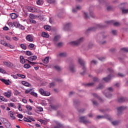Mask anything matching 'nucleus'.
Here are the masks:
<instances>
[{
	"mask_svg": "<svg viewBox=\"0 0 128 128\" xmlns=\"http://www.w3.org/2000/svg\"><path fill=\"white\" fill-rule=\"evenodd\" d=\"M108 70L110 72V74H109L108 77L103 78L104 80L106 82H110V80H112V74H114V70H112V68H108Z\"/></svg>",
	"mask_w": 128,
	"mask_h": 128,
	"instance_id": "2",
	"label": "nucleus"
},
{
	"mask_svg": "<svg viewBox=\"0 0 128 128\" xmlns=\"http://www.w3.org/2000/svg\"><path fill=\"white\" fill-rule=\"evenodd\" d=\"M26 108L28 110H32V106H30V105L26 106Z\"/></svg>",
	"mask_w": 128,
	"mask_h": 128,
	"instance_id": "35",
	"label": "nucleus"
},
{
	"mask_svg": "<svg viewBox=\"0 0 128 128\" xmlns=\"http://www.w3.org/2000/svg\"><path fill=\"white\" fill-rule=\"evenodd\" d=\"M26 40H28V42H34V38L30 34L26 36Z\"/></svg>",
	"mask_w": 128,
	"mask_h": 128,
	"instance_id": "9",
	"label": "nucleus"
},
{
	"mask_svg": "<svg viewBox=\"0 0 128 128\" xmlns=\"http://www.w3.org/2000/svg\"><path fill=\"white\" fill-rule=\"evenodd\" d=\"M48 60H50L49 56L46 57L43 60V62H44V64H48Z\"/></svg>",
	"mask_w": 128,
	"mask_h": 128,
	"instance_id": "22",
	"label": "nucleus"
},
{
	"mask_svg": "<svg viewBox=\"0 0 128 128\" xmlns=\"http://www.w3.org/2000/svg\"><path fill=\"white\" fill-rule=\"evenodd\" d=\"M96 30V28H89L87 30V32H94Z\"/></svg>",
	"mask_w": 128,
	"mask_h": 128,
	"instance_id": "30",
	"label": "nucleus"
},
{
	"mask_svg": "<svg viewBox=\"0 0 128 128\" xmlns=\"http://www.w3.org/2000/svg\"><path fill=\"white\" fill-rule=\"evenodd\" d=\"M121 50H122L123 52H128V48H122Z\"/></svg>",
	"mask_w": 128,
	"mask_h": 128,
	"instance_id": "46",
	"label": "nucleus"
},
{
	"mask_svg": "<svg viewBox=\"0 0 128 128\" xmlns=\"http://www.w3.org/2000/svg\"><path fill=\"white\" fill-rule=\"evenodd\" d=\"M0 44H2V46H8V43L4 40H1L0 42Z\"/></svg>",
	"mask_w": 128,
	"mask_h": 128,
	"instance_id": "24",
	"label": "nucleus"
},
{
	"mask_svg": "<svg viewBox=\"0 0 128 128\" xmlns=\"http://www.w3.org/2000/svg\"><path fill=\"white\" fill-rule=\"evenodd\" d=\"M80 122H83L85 124H90V121L86 120V116H82L80 118Z\"/></svg>",
	"mask_w": 128,
	"mask_h": 128,
	"instance_id": "6",
	"label": "nucleus"
},
{
	"mask_svg": "<svg viewBox=\"0 0 128 128\" xmlns=\"http://www.w3.org/2000/svg\"><path fill=\"white\" fill-rule=\"evenodd\" d=\"M78 62L80 64V66H82V70H83V72H80V74H82V76H84V74H86V63L84 62V60L80 58H78Z\"/></svg>",
	"mask_w": 128,
	"mask_h": 128,
	"instance_id": "1",
	"label": "nucleus"
},
{
	"mask_svg": "<svg viewBox=\"0 0 128 128\" xmlns=\"http://www.w3.org/2000/svg\"><path fill=\"white\" fill-rule=\"evenodd\" d=\"M11 18L12 20H16V18H18V14H16V13H12L10 14Z\"/></svg>",
	"mask_w": 128,
	"mask_h": 128,
	"instance_id": "17",
	"label": "nucleus"
},
{
	"mask_svg": "<svg viewBox=\"0 0 128 128\" xmlns=\"http://www.w3.org/2000/svg\"><path fill=\"white\" fill-rule=\"evenodd\" d=\"M106 24H114V26H118L120 24L118 22H114V20H111L110 21H106Z\"/></svg>",
	"mask_w": 128,
	"mask_h": 128,
	"instance_id": "5",
	"label": "nucleus"
},
{
	"mask_svg": "<svg viewBox=\"0 0 128 128\" xmlns=\"http://www.w3.org/2000/svg\"><path fill=\"white\" fill-rule=\"evenodd\" d=\"M42 36L43 38H50V35L48 34L46 32H42Z\"/></svg>",
	"mask_w": 128,
	"mask_h": 128,
	"instance_id": "18",
	"label": "nucleus"
},
{
	"mask_svg": "<svg viewBox=\"0 0 128 128\" xmlns=\"http://www.w3.org/2000/svg\"><path fill=\"white\" fill-rule=\"evenodd\" d=\"M24 68H30V65L28 64H24Z\"/></svg>",
	"mask_w": 128,
	"mask_h": 128,
	"instance_id": "34",
	"label": "nucleus"
},
{
	"mask_svg": "<svg viewBox=\"0 0 128 128\" xmlns=\"http://www.w3.org/2000/svg\"><path fill=\"white\" fill-rule=\"evenodd\" d=\"M44 28L46 30H52V27L48 25H46L44 26Z\"/></svg>",
	"mask_w": 128,
	"mask_h": 128,
	"instance_id": "26",
	"label": "nucleus"
},
{
	"mask_svg": "<svg viewBox=\"0 0 128 128\" xmlns=\"http://www.w3.org/2000/svg\"><path fill=\"white\" fill-rule=\"evenodd\" d=\"M28 24H36V21L32 19H28Z\"/></svg>",
	"mask_w": 128,
	"mask_h": 128,
	"instance_id": "19",
	"label": "nucleus"
},
{
	"mask_svg": "<svg viewBox=\"0 0 128 128\" xmlns=\"http://www.w3.org/2000/svg\"><path fill=\"white\" fill-rule=\"evenodd\" d=\"M118 102H126V98H120L118 100Z\"/></svg>",
	"mask_w": 128,
	"mask_h": 128,
	"instance_id": "27",
	"label": "nucleus"
},
{
	"mask_svg": "<svg viewBox=\"0 0 128 128\" xmlns=\"http://www.w3.org/2000/svg\"><path fill=\"white\" fill-rule=\"evenodd\" d=\"M90 16H92V18H94V12H90Z\"/></svg>",
	"mask_w": 128,
	"mask_h": 128,
	"instance_id": "56",
	"label": "nucleus"
},
{
	"mask_svg": "<svg viewBox=\"0 0 128 128\" xmlns=\"http://www.w3.org/2000/svg\"><path fill=\"white\" fill-rule=\"evenodd\" d=\"M105 96L106 98H112V94L110 92L105 93Z\"/></svg>",
	"mask_w": 128,
	"mask_h": 128,
	"instance_id": "29",
	"label": "nucleus"
},
{
	"mask_svg": "<svg viewBox=\"0 0 128 128\" xmlns=\"http://www.w3.org/2000/svg\"><path fill=\"white\" fill-rule=\"evenodd\" d=\"M38 110H39V112H42L44 110V108L40 106H39L38 107Z\"/></svg>",
	"mask_w": 128,
	"mask_h": 128,
	"instance_id": "59",
	"label": "nucleus"
},
{
	"mask_svg": "<svg viewBox=\"0 0 128 128\" xmlns=\"http://www.w3.org/2000/svg\"><path fill=\"white\" fill-rule=\"evenodd\" d=\"M84 18H88V14L84 12Z\"/></svg>",
	"mask_w": 128,
	"mask_h": 128,
	"instance_id": "64",
	"label": "nucleus"
},
{
	"mask_svg": "<svg viewBox=\"0 0 128 128\" xmlns=\"http://www.w3.org/2000/svg\"><path fill=\"white\" fill-rule=\"evenodd\" d=\"M3 123L4 124L5 126H6V128H12V124L8 120L4 119Z\"/></svg>",
	"mask_w": 128,
	"mask_h": 128,
	"instance_id": "7",
	"label": "nucleus"
},
{
	"mask_svg": "<svg viewBox=\"0 0 128 128\" xmlns=\"http://www.w3.org/2000/svg\"><path fill=\"white\" fill-rule=\"evenodd\" d=\"M34 48V44H30L28 46V48L29 50H32V48Z\"/></svg>",
	"mask_w": 128,
	"mask_h": 128,
	"instance_id": "28",
	"label": "nucleus"
},
{
	"mask_svg": "<svg viewBox=\"0 0 128 128\" xmlns=\"http://www.w3.org/2000/svg\"><path fill=\"white\" fill-rule=\"evenodd\" d=\"M54 68H56V70H58L59 72H60V70H62V68L61 67H60L58 66H55Z\"/></svg>",
	"mask_w": 128,
	"mask_h": 128,
	"instance_id": "32",
	"label": "nucleus"
},
{
	"mask_svg": "<svg viewBox=\"0 0 128 128\" xmlns=\"http://www.w3.org/2000/svg\"><path fill=\"white\" fill-rule=\"evenodd\" d=\"M20 62L21 64H24V62H26V60L24 59L23 56H20Z\"/></svg>",
	"mask_w": 128,
	"mask_h": 128,
	"instance_id": "23",
	"label": "nucleus"
},
{
	"mask_svg": "<svg viewBox=\"0 0 128 128\" xmlns=\"http://www.w3.org/2000/svg\"><path fill=\"white\" fill-rule=\"evenodd\" d=\"M56 86V84H54V82H52L50 84V88H53V86Z\"/></svg>",
	"mask_w": 128,
	"mask_h": 128,
	"instance_id": "54",
	"label": "nucleus"
},
{
	"mask_svg": "<svg viewBox=\"0 0 128 128\" xmlns=\"http://www.w3.org/2000/svg\"><path fill=\"white\" fill-rule=\"evenodd\" d=\"M0 100H2V102H6V99L2 96H0Z\"/></svg>",
	"mask_w": 128,
	"mask_h": 128,
	"instance_id": "45",
	"label": "nucleus"
},
{
	"mask_svg": "<svg viewBox=\"0 0 128 128\" xmlns=\"http://www.w3.org/2000/svg\"><path fill=\"white\" fill-rule=\"evenodd\" d=\"M26 54L27 56H32V52H30V51H26Z\"/></svg>",
	"mask_w": 128,
	"mask_h": 128,
	"instance_id": "49",
	"label": "nucleus"
},
{
	"mask_svg": "<svg viewBox=\"0 0 128 128\" xmlns=\"http://www.w3.org/2000/svg\"><path fill=\"white\" fill-rule=\"evenodd\" d=\"M17 28H20V30H24V26H22L19 23L17 24Z\"/></svg>",
	"mask_w": 128,
	"mask_h": 128,
	"instance_id": "21",
	"label": "nucleus"
},
{
	"mask_svg": "<svg viewBox=\"0 0 128 128\" xmlns=\"http://www.w3.org/2000/svg\"><path fill=\"white\" fill-rule=\"evenodd\" d=\"M24 122H32V120H30V119H28L26 118H24Z\"/></svg>",
	"mask_w": 128,
	"mask_h": 128,
	"instance_id": "40",
	"label": "nucleus"
},
{
	"mask_svg": "<svg viewBox=\"0 0 128 128\" xmlns=\"http://www.w3.org/2000/svg\"><path fill=\"white\" fill-rule=\"evenodd\" d=\"M30 94L32 96H35V98H38V94H36L34 92H31Z\"/></svg>",
	"mask_w": 128,
	"mask_h": 128,
	"instance_id": "36",
	"label": "nucleus"
},
{
	"mask_svg": "<svg viewBox=\"0 0 128 128\" xmlns=\"http://www.w3.org/2000/svg\"><path fill=\"white\" fill-rule=\"evenodd\" d=\"M6 46L10 48H14V46H12L10 44H7Z\"/></svg>",
	"mask_w": 128,
	"mask_h": 128,
	"instance_id": "60",
	"label": "nucleus"
},
{
	"mask_svg": "<svg viewBox=\"0 0 128 128\" xmlns=\"http://www.w3.org/2000/svg\"><path fill=\"white\" fill-rule=\"evenodd\" d=\"M94 82H98V78H93Z\"/></svg>",
	"mask_w": 128,
	"mask_h": 128,
	"instance_id": "63",
	"label": "nucleus"
},
{
	"mask_svg": "<svg viewBox=\"0 0 128 128\" xmlns=\"http://www.w3.org/2000/svg\"><path fill=\"white\" fill-rule=\"evenodd\" d=\"M3 64L4 66H6L8 68H12V66H14V64L12 63V62H4Z\"/></svg>",
	"mask_w": 128,
	"mask_h": 128,
	"instance_id": "8",
	"label": "nucleus"
},
{
	"mask_svg": "<svg viewBox=\"0 0 128 128\" xmlns=\"http://www.w3.org/2000/svg\"><path fill=\"white\" fill-rule=\"evenodd\" d=\"M54 128H64L62 127V125L59 124L58 126H56L54 127Z\"/></svg>",
	"mask_w": 128,
	"mask_h": 128,
	"instance_id": "62",
	"label": "nucleus"
},
{
	"mask_svg": "<svg viewBox=\"0 0 128 128\" xmlns=\"http://www.w3.org/2000/svg\"><path fill=\"white\" fill-rule=\"evenodd\" d=\"M28 10L29 12H36L38 10L37 8L34 7H30Z\"/></svg>",
	"mask_w": 128,
	"mask_h": 128,
	"instance_id": "10",
	"label": "nucleus"
},
{
	"mask_svg": "<svg viewBox=\"0 0 128 128\" xmlns=\"http://www.w3.org/2000/svg\"><path fill=\"white\" fill-rule=\"evenodd\" d=\"M93 96H94L95 98H98V100H100V102H102V98H100V97H98V96L97 94H93Z\"/></svg>",
	"mask_w": 128,
	"mask_h": 128,
	"instance_id": "37",
	"label": "nucleus"
},
{
	"mask_svg": "<svg viewBox=\"0 0 128 128\" xmlns=\"http://www.w3.org/2000/svg\"><path fill=\"white\" fill-rule=\"evenodd\" d=\"M36 58H38V57L36 56H30L28 58V60H30V62H34V60H36Z\"/></svg>",
	"mask_w": 128,
	"mask_h": 128,
	"instance_id": "12",
	"label": "nucleus"
},
{
	"mask_svg": "<svg viewBox=\"0 0 128 128\" xmlns=\"http://www.w3.org/2000/svg\"><path fill=\"white\" fill-rule=\"evenodd\" d=\"M9 114L11 116V118H14V112H12V111H10L9 112Z\"/></svg>",
	"mask_w": 128,
	"mask_h": 128,
	"instance_id": "44",
	"label": "nucleus"
},
{
	"mask_svg": "<svg viewBox=\"0 0 128 128\" xmlns=\"http://www.w3.org/2000/svg\"><path fill=\"white\" fill-rule=\"evenodd\" d=\"M22 84L24 86H28V88H32V85L28 82H27L22 81Z\"/></svg>",
	"mask_w": 128,
	"mask_h": 128,
	"instance_id": "15",
	"label": "nucleus"
},
{
	"mask_svg": "<svg viewBox=\"0 0 128 128\" xmlns=\"http://www.w3.org/2000/svg\"><path fill=\"white\" fill-rule=\"evenodd\" d=\"M125 108H126V107L123 106L118 108H117L118 112V114H120V112H122V110H124Z\"/></svg>",
	"mask_w": 128,
	"mask_h": 128,
	"instance_id": "14",
	"label": "nucleus"
},
{
	"mask_svg": "<svg viewBox=\"0 0 128 128\" xmlns=\"http://www.w3.org/2000/svg\"><path fill=\"white\" fill-rule=\"evenodd\" d=\"M122 14H128V9H122Z\"/></svg>",
	"mask_w": 128,
	"mask_h": 128,
	"instance_id": "47",
	"label": "nucleus"
},
{
	"mask_svg": "<svg viewBox=\"0 0 128 128\" xmlns=\"http://www.w3.org/2000/svg\"><path fill=\"white\" fill-rule=\"evenodd\" d=\"M17 76H19V78H26V76L24 74H17Z\"/></svg>",
	"mask_w": 128,
	"mask_h": 128,
	"instance_id": "33",
	"label": "nucleus"
},
{
	"mask_svg": "<svg viewBox=\"0 0 128 128\" xmlns=\"http://www.w3.org/2000/svg\"><path fill=\"white\" fill-rule=\"evenodd\" d=\"M70 26H72V24L70 23H68L66 24L64 26V30H68Z\"/></svg>",
	"mask_w": 128,
	"mask_h": 128,
	"instance_id": "13",
	"label": "nucleus"
},
{
	"mask_svg": "<svg viewBox=\"0 0 128 128\" xmlns=\"http://www.w3.org/2000/svg\"><path fill=\"white\" fill-rule=\"evenodd\" d=\"M112 124L113 126H116L117 124H118V121H114L112 122Z\"/></svg>",
	"mask_w": 128,
	"mask_h": 128,
	"instance_id": "48",
	"label": "nucleus"
},
{
	"mask_svg": "<svg viewBox=\"0 0 128 128\" xmlns=\"http://www.w3.org/2000/svg\"><path fill=\"white\" fill-rule=\"evenodd\" d=\"M84 42V38H82L76 41L70 42V44H72V46H78V44H80V42Z\"/></svg>",
	"mask_w": 128,
	"mask_h": 128,
	"instance_id": "3",
	"label": "nucleus"
},
{
	"mask_svg": "<svg viewBox=\"0 0 128 128\" xmlns=\"http://www.w3.org/2000/svg\"><path fill=\"white\" fill-rule=\"evenodd\" d=\"M8 26H10V28H12V26H14V24L12 22H8Z\"/></svg>",
	"mask_w": 128,
	"mask_h": 128,
	"instance_id": "51",
	"label": "nucleus"
},
{
	"mask_svg": "<svg viewBox=\"0 0 128 128\" xmlns=\"http://www.w3.org/2000/svg\"><path fill=\"white\" fill-rule=\"evenodd\" d=\"M39 92L40 94H42V96H50V93L44 91V89H42V88H40L39 90Z\"/></svg>",
	"mask_w": 128,
	"mask_h": 128,
	"instance_id": "4",
	"label": "nucleus"
},
{
	"mask_svg": "<svg viewBox=\"0 0 128 128\" xmlns=\"http://www.w3.org/2000/svg\"><path fill=\"white\" fill-rule=\"evenodd\" d=\"M96 27L98 28H104V26L102 24H98Z\"/></svg>",
	"mask_w": 128,
	"mask_h": 128,
	"instance_id": "52",
	"label": "nucleus"
},
{
	"mask_svg": "<svg viewBox=\"0 0 128 128\" xmlns=\"http://www.w3.org/2000/svg\"><path fill=\"white\" fill-rule=\"evenodd\" d=\"M4 96H5L6 98H10L12 96V92L10 91H8L4 93Z\"/></svg>",
	"mask_w": 128,
	"mask_h": 128,
	"instance_id": "11",
	"label": "nucleus"
},
{
	"mask_svg": "<svg viewBox=\"0 0 128 128\" xmlns=\"http://www.w3.org/2000/svg\"><path fill=\"white\" fill-rule=\"evenodd\" d=\"M32 90V88H28V90H26L25 91V94H30V92Z\"/></svg>",
	"mask_w": 128,
	"mask_h": 128,
	"instance_id": "41",
	"label": "nucleus"
},
{
	"mask_svg": "<svg viewBox=\"0 0 128 128\" xmlns=\"http://www.w3.org/2000/svg\"><path fill=\"white\" fill-rule=\"evenodd\" d=\"M20 46L22 48V50H26L27 48L26 46L24 45V44H20Z\"/></svg>",
	"mask_w": 128,
	"mask_h": 128,
	"instance_id": "39",
	"label": "nucleus"
},
{
	"mask_svg": "<svg viewBox=\"0 0 128 128\" xmlns=\"http://www.w3.org/2000/svg\"><path fill=\"white\" fill-rule=\"evenodd\" d=\"M94 83L90 82V83H88V84H86L85 86H94Z\"/></svg>",
	"mask_w": 128,
	"mask_h": 128,
	"instance_id": "38",
	"label": "nucleus"
},
{
	"mask_svg": "<svg viewBox=\"0 0 128 128\" xmlns=\"http://www.w3.org/2000/svg\"><path fill=\"white\" fill-rule=\"evenodd\" d=\"M57 46L58 48H60V46H62V42H59L57 44Z\"/></svg>",
	"mask_w": 128,
	"mask_h": 128,
	"instance_id": "57",
	"label": "nucleus"
},
{
	"mask_svg": "<svg viewBox=\"0 0 128 128\" xmlns=\"http://www.w3.org/2000/svg\"><path fill=\"white\" fill-rule=\"evenodd\" d=\"M18 118H24V116L22 114H18L17 115Z\"/></svg>",
	"mask_w": 128,
	"mask_h": 128,
	"instance_id": "55",
	"label": "nucleus"
},
{
	"mask_svg": "<svg viewBox=\"0 0 128 128\" xmlns=\"http://www.w3.org/2000/svg\"><path fill=\"white\" fill-rule=\"evenodd\" d=\"M112 34L114 36H116V30H112Z\"/></svg>",
	"mask_w": 128,
	"mask_h": 128,
	"instance_id": "61",
	"label": "nucleus"
},
{
	"mask_svg": "<svg viewBox=\"0 0 128 128\" xmlns=\"http://www.w3.org/2000/svg\"><path fill=\"white\" fill-rule=\"evenodd\" d=\"M36 4H38V6H40V4H42V1L40 0H38L36 2Z\"/></svg>",
	"mask_w": 128,
	"mask_h": 128,
	"instance_id": "50",
	"label": "nucleus"
},
{
	"mask_svg": "<svg viewBox=\"0 0 128 128\" xmlns=\"http://www.w3.org/2000/svg\"><path fill=\"white\" fill-rule=\"evenodd\" d=\"M51 108L52 110H58V106H56L54 105H51Z\"/></svg>",
	"mask_w": 128,
	"mask_h": 128,
	"instance_id": "43",
	"label": "nucleus"
},
{
	"mask_svg": "<svg viewBox=\"0 0 128 128\" xmlns=\"http://www.w3.org/2000/svg\"><path fill=\"white\" fill-rule=\"evenodd\" d=\"M27 60V62H28V64H31V66H34V64H38L37 62H32L30 61V60Z\"/></svg>",
	"mask_w": 128,
	"mask_h": 128,
	"instance_id": "31",
	"label": "nucleus"
},
{
	"mask_svg": "<svg viewBox=\"0 0 128 128\" xmlns=\"http://www.w3.org/2000/svg\"><path fill=\"white\" fill-rule=\"evenodd\" d=\"M30 18H29V20H32V18H34V14H30Z\"/></svg>",
	"mask_w": 128,
	"mask_h": 128,
	"instance_id": "53",
	"label": "nucleus"
},
{
	"mask_svg": "<svg viewBox=\"0 0 128 128\" xmlns=\"http://www.w3.org/2000/svg\"><path fill=\"white\" fill-rule=\"evenodd\" d=\"M0 72H2V74H4L6 72V71L0 68Z\"/></svg>",
	"mask_w": 128,
	"mask_h": 128,
	"instance_id": "58",
	"label": "nucleus"
},
{
	"mask_svg": "<svg viewBox=\"0 0 128 128\" xmlns=\"http://www.w3.org/2000/svg\"><path fill=\"white\" fill-rule=\"evenodd\" d=\"M60 56H66V53L63 52L59 54Z\"/></svg>",
	"mask_w": 128,
	"mask_h": 128,
	"instance_id": "42",
	"label": "nucleus"
},
{
	"mask_svg": "<svg viewBox=\"0 0 128 128\" xmlns=\"http://www.w3.org/2000/svg\"><path fill=\"white\" fill-rule=\"evenodd\" d=\"M60 38V36H54V42H58Z\"/></svg>",
	"mask_w": 128,
	"mask_h": 128,
	"instance_id": "25",
	"label": "nucleus"
},
{
	"mask_svg": "<svg viewBox=\"0 0 128 128\" xmlns=\"http://www.w3.org/2000/svg\"><path fill=\"white\" fill-rule=\"evenodd\" d=\"M70 70L72 72H76V68H74V64H71L70 66Z\"/></svg>",
	"mask_w": 128,
	"mask_h": 128,
	"instance_id": "16",
	"label": "nucleus"
},
{
	"mask_svg": "<svg viewBox=\"0 0 128 128\" xmlns=\"http://www.w3.org/2000/svg\"><path fill=\"white\" fill-rule=\"evenodd\" d=\"M0 80L2 81V82L5 84H6V86H8V84H10V83L8 82H10V80H8L2 78Z\"/></svg>",
	"mask_w": 128,
	"mask_h": 128,
	"instance_id": "20",
	"label": "nucleus"
}]
</instances>
